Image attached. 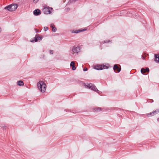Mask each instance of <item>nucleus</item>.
<instances>
[{"label": "nucleus", "instance_id": "f257e3e1", "mask_svg": "<svg viewBox=\"0 0 159 159\" xmlns=\"http://www.w3.org/2000/svg\"><path fill=\"white\" fill-rule=\"evenodd\" d=\"M37 86L38 89L41 92L44 93L45 92L46 89V85L44 82L39 81L37 83Z\"/></svg>", "mask_w": 159, "mask_h": 159}, {"label": "nucleus", "instance_id": "f03ea898", "mask_svg": "<svg viewBox=\"0 0 159 159\" xmlns=\"http://www.w3.org/2000/svg\"><path fill=\"white\" fill-rule=\"evenodd\" d=\"M17 7L18 5L17 4H13L6 6L4 7V9L10 11H13L16 10Z\"/></svg>", "mask_w": 159, "mask_h": 159}, {"label": "nucleus", "instance_id": "7ed1b4c3", "mask_svg": "<svg viewBox=\"0 0 159 159\" xmlns=\"http://www.w3.org/2000/svg\"><path fill=\"white\" fill-rule=\"evenodd\" d=\"M43 13L46 14H48L51 13L49 7H45L43 9Z\"/></svg>", "mask_w": 159, "mask_h": 159}, {"label": "nucleus", "instance_id": "20e7f679", "mask_svg": "<svg viewBox=\"0 0 159 159\" xmlns=\"http://www.w3.org/2000/svg\"><path fill=\"white\" fill-rule=\"evenodd\" d=\"M73 53H78L80 51V47L74 46L72 49Z\"/></svg>", "mask_w": 159, "mask_h": 159}, {"label": "nucleus", "instance_id": "39448f33", "mask_svg": "<svg viewBox=\"0 0 159 159\" xmlns=\"http://www.w3.org/2000/svg\"><path fill=\"white\" fill-rule=\"evenodd\" d=\"M149 71V70L148 68L146 67V69L142 68L141 70V72L143 75H146L145 74V73L146 72H148Z\"/></svg>", "mask_w": 159, "mask_h": 159}, {"label": "nucleus", "instance_id": "423d86ee", "mask_svg": "<svg viewBox=\"0 0 159 159\" xmlns=\"http://www.w3.org/2000/svg\"><path fill=\"white\" fill-rule=\"evenodd\" d=\"M92 109L93 111L94 112H99L102 111L103 108L100 107H96L93 108Z\"/></svg>", "mask_w": 159, "mask_h": 159}, {"label": "nucleus", "instance_id": "0eeeda50", "mask_svg": "<svg viewBox=\"0 0 159 159\" xmlns=\"http://www.w3.org/2000/svg\"><path fill=\"white\" fill-rule=\"evenodd\" d=\"M113 69L114 71L116 70L118 72H120L121 70V67H119L117 64H115L114 66Z\"/></svg>", "mask_w": 159, "mask_h": 159}, {"label": "nucleus", "instance_id": "6e6552de", "mask_svg": "<svg viewBox=\"0 0 159 159\" xmlns=\"http://www.w3.org/2000/svg\"><path fill=\"white\" fill-rule=\"evenodd\" d=\"M33 14L35 16H38L41 14V11L39 9H36L34 11Z\"/></svg>", "mask_w": 159, "mask_h": 159}, {"label": "nucleus", "instance_id": "1a4fd4ad", "mask_svg": "<svg viewBox=\"0 0 159 159\" xmlns=\"http://www.w3.org/2000/svg\"><path fill=\"white\" fill-rule=\"evenodd\" d=\"M90 89L96 92L97 93H99V91L98 89L95 85L93 84L91 86Z\"/></svg>", "mask_w": 159, "mask_h": 159}, {"label": "nucleus", "instance_id": "9d476101", "mask_svg": "<svg viewBox=\"0 0 159 159\" xmlns=\"http://www.w3.org/2000/svg\"><path fill=\"white\" fill-rule=\"evenodd\" d=\"M80 82L84 86L86 87L87 88H89L90 89L91 86L93 84L89 83V84H88V85H86L85 83H84L83 82L81 81H80Z\"/></svg>", "mask_w": 159, "mask_h": 159}, {"label": "nucleus", "instance_id": "9b49d317", "mask_svg": "<svg viewBox=\"0 0 159 159\" xmlns=\"http://www.w3.org/2000/svg\"><path fill=\"white\" fill-rule=\"evenodd\" d=\"M94 68L98 70H101L102 69V65H96L94 67Z\"/></svg>", "mask_w": 159, "mask_h": 159}, {"label": "nucleus", "instance_id": "f8f14e48", "mask_svg": "<svg viewBox=\"0 0 159 159\" xmlns=\"http://www.w3.org/2000/svg\"><path fill=\"white\" fill-rule=\"evenodd\" d=\"M70 66L72 67V69L73 70H74L76 69V67L75 66V63L74 61H71L70 63Z\"/></svg>", "mask_w": 159, "mask_h": 159}, {"label": "nucleus", "instance_id": "ddd939ff", "mask_svg": "<svg viewBox=\"0 0 159 159\" xmlns=\"http://www.w3.org/2000/svg\"><path fill=\"white\" fill-rule=\"evenodd\" d=\"M51 27L52 28V30L53 32H55L57 31L56 28L54 26V24L52 23L50 25Z\"/></svg>", "mask_w": 159, "mask_h": 159}, {"label": "nucleus", "instance_id": "4468645a", "mask_svg": "<svg viewBox=\"0 0 159 159\" xmlns=\"http://www.w3.org/2000/svg\"><path fill=\"white\" fill-rule=\"evenodd\" d=\"M86 29L84 30V29H79L78 30H76L75 31H73V33H79L83 32V31H84L85 30H86Z\"/></svg>", "mask_w": 159, "mask_h": 159}, {"label": "nucleus", "instance_id": "2eb2a0df", "mask_svg": "<svg viewBox=\"0 0 159 159\" xmlns=\"http://www.w3.org/2000/svg\"><path fill=\"white\" fill-rule=\"evenodd\" d=\"M155 61L157 62H159V54H155Z\"/></svg>", "mask_w": 159, "mask_h": 159}, {"label": "nucleus", "instance_id": "dca6fc26", "mask_svg": "<svg viewBox=\"0 0 159 159\" xmlns=\"http://www.w3.org/2000/svg\"><path fill=\"white\" fill-rule=\"evenodd\" d=\"M17 84L19 86H22L24 84L23 82L21 80H19L17 82Z\"/></svg>", "mask_w": 159, "mask_h": 159}, {"label": "nucleus", "instance_id": "f3484780", "mask_svg": "<svg viewBox=\"0 0 159 159\" xmlns=\"http://www.w3.org/2000/svg\"><path fill=\"white\" fill-rule=\"evenodd\" d=\"M154 116H155L159 113V109H157L155 111L152 112Z\"/></svg>", "mask_w": 159, "mask_h": 159}, {"label": "nucleus", "instance_id": "a211bd4d", "mask_svg": "<svg viewBox=\"0 0 159 159\" xmlns=\"http://www.w3.org/2000/svg\"><path fill=\"white\" fill-rule=\"evenodd\" d=\"M35 36L37 38L38 41H40L42 39V37H39L38 34H36Z\"/></svg>", "mask_w": 159, "mask_h": 159}, {"label": "nucleus", "instance_id": "6ab92c4d", "mask_svg": "<svg viewBox=\"0 0 159 159\" xmlns=\"http://www.w3.org/2000/svg\"><path fill=\"white\" fill-rule=\"evenodd\" d=\"M108 66H106V65H104L103 64L102 65V69H107L109 67V65H108Z\"/></svg>", "mask_w": 159, "mask_h": 159}, {"label": "nucleus", "instance_id": "aec40b11", "mask_svg": "<svg viewBox=\"0 0 159 159\" xmlns=\"http://www.w3.org/2000/svg\"><path fill=\"white\" fill-rule=\"evenodd\" d=\"M147 116L148 117H151L154 116L153 113V112H152L151 113H148L147 114Z\"/></svg>", "mask_w": 159, "mask_h": 159}, {"label": "nucleus", "instance_id": "412c9836", "mask_svg": "<svg viewBox=\"0 0 159 159\" xmlns=\"http://www.w3.org/2000/svg\"><path fill=\"white\" fill-rule=\"evenodd\" d=\"M38 41L37 39V38L36 37V36L34 38V39L33 40L31 41V42H37Z\"/></svg>", "mask_w": 159, "mask_h": 159}, {"label": "nucleus", "instance_id": "4be33fe9", "mask_svg": "<svg viewBox=\"0 0 159 159\" xmlns=\"http://www.w3.org/2000/svg\"><path fill=\"white\" fill-rule=\"evenodd\" d=\"M110 40H105L103 42H102V43H108L110 42Z\"/></svg>", "mask_w": 159, "mask_h": 159}, {"label": "nucleus", "instance_id": "5701e85b", "mask_svg": "<svg viewBox=\"0 0 159 159\" xmlns=\"http://www.w3.org/2000/svg\"><path fill=\"white\" fill-rule=\"evenodd\" d=\"M48 29V28L47 27H45L44 28V30L45 31H47Z\"/></svg>", "mask_w": 159, "mask_h": 159}, {"label": "nucleus", "instance_id": "b1692460", "mask_svg": "<svg viewBox=\"0 0 159 159\" xmlns=\"http://www.w3.org/2000/svg\"><path fill=\"white\" fill-rule=\"evenodd\" d=\"M33 0V2L35 3H37V2L39 1V0Z\"/></svg>", "mask_w": 159, "mask_h": 159}, {"label": "nucleus", "instance_id": "393cba45", "mask_svg": "<svg viewBox=\"0 0 159 159\" xmlns=\"http://www.w3.org/2000/svg\"><path fill=\"white\" fill-rule=\"evenodd\" d=\"M53 51L52 50H50L49 51V53L51 54H53Z\"/></svg>", "mask_w": 159, "mask_h": 159}, {"label": "nucleus", "instance_id": "a878e982", "mask_svg": "<svg viewBox=\"0 0 159 159\" xmlns=\"http://www.w3.org/2000/svg\"><path fill=\"white\" fill-rule=\"evenodd\" d=\"M7 129V127L6 126H3L2 128V129L3 130H6Z\"/></svg>", "mask_w": 159, "mask_h": 159}, {"label": "nucleus", "instance_id": "bb28decb", "mask_svg": "<svg viewBox=\"0 0 159 159\" xmlns=\"http://www.w3.org/2000/svg\"><path fill=\"white\" fill-rule=\"evenodd\" d=\"M87 70H88V69L86 67H85L84 69H83V70L84 71H87Z\"/></svg>", "mask_w": 159, "mask_h": 159}, {"label": "nucleus", "instance_id": "cd10ccee", "mask_svg": "<svg viewBox=\"0 0 159 159\" xmlns=\"http://www.w3.org/2000/svg\"><path fill=\"white\" fill-rule=\"evenodd\" d=\"M142 58L143 59H144H144H145V57L144 56H142Z\"/></svg>", "mask_w": 159, "mask_h": 159}, {"label": "nucleus", "instance_id": "c85d7f7f", "mask_svg": "<svg viewBox=\"0 0 159 159\" xmlns=\"http://www.w3.org/2000/svg\"><path fill=\"white\" fill-rule=\"evenodd\" d=\"M35 31H36V32H37V29H35Z\"/></svg>", "mask_w": 159, "mask_h": 159}, {"label": "nucleus", "instance_id": "c756f323", "mask_svg": "<svg viewBox=\"0 0 159 159\" xmlns=\"http://www.w3.org/2000/svg\"><path fill=\"white\" fill-rule=\"evenodd\" d=\"M74 1H77L78 0H73Z\"/></svg>", "mask_w": 159, "mask_h": 159}, {"label": "nucleus", "instance_id": "7c9ffc66", "mask_svg": "<svg viewBox=\"0 0 159 159\" xmlns=\"http://www.w3.org/2000/svg\"><path fill=\"white\" fill-rule=\"evenodd\" d=\"M157 121H158V122L159 123V120H157Z\"/></svg>", "mask_w": 159, "mask_h": 159}, {"label": "nucleus", "instance_id": "2f4dec72", "mask_svg": "<svg viewBox=\"0 0 159 159\" xmlns=\"http://www.w3.org/2000/svg\"><path fill=\"white\" fill-rule=\"evenodd\" d=\"M50 9H51L52 10V8H51Z\"/></svg>", "mask_w": 159, "mask_h": 159}, {"label": "nucleus", "instance_id": "473e14b6", "mask_svg": "<svg viewBox=\"0 0 159 159\" xmlns=\"http://www.w3.org/2000/svg\"><path fill=\"white\" fill-rule=\"evenodd\" d=\"M159 119V118H158V119Z\"/></svg>", "mask_w": 159, "mask_h": 159}]
</instances>
